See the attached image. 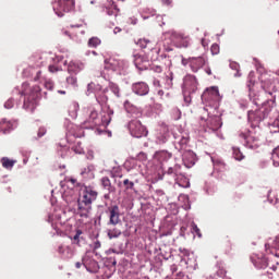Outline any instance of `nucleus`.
Masks as SVG:
<instances>
[{
  "label": "nucleus",
  "mask_w": 279,
  "mask_h": 279,
  "mask_svg": "<svg viewBox=\"0 0 279 279\" xmlns=\"http://www.w3.org/2000/svg\"><path fill=\"white\" fill-rule=\"evenodd\" d=\"M20 95L24 97L23 109L27 112H33V110H36L38 99L43 97V89L40 88V85H33L32 88H29V83H23L22 90L19 88L13 89V97L15 98H9L4 102V108L7 110H11V108L14 107V104H16V106L19 107V105L21 104L19 101Z\"/></svg>",
  "instance_id": "1"
},
{
  "label": "nucleus",
  "mask_w": 279,
  "mask_h": 279,
  "mask_svg": "<svg viewBox=\"0 0 279 279\" xmlns=\"http://www.w3.org/2000/svg\"><path fill=\"white\" fill-rule=\"evenodd\" d=\"M172 136L174 138V149L182 154L184 167L191 169V167L195 166L197 156L195 155V153H193V150H184L186 149V145H189V133L179 131L178 133H172Z\"/></svg>",
  "instance_id": "2"
},
{
  "label": "nucleus",
  "mask_w": 279,
  "mask_h": 279,
  "mask_svg": "<svg viewBox=\"0 0 279 279\" xmlns=\"http://www.w3.org/2000/svg\"><path fill=\"white\" fill-rule=\"evenodd\" d=\"M88 112V119L84 122L85 125L88 124L86 128H108L110 125V122L112 121V116L114 114V110L110 109V107H107L99 117V112L97 111L96 107H89L87 109Z\"/></svg>",
  "instance_id": "3"
},
{
  "label": "nucleus",
  "mask_w": 279,
  "mask_h": 279,
  "mask_svg": "<svg viewBox=\"0 0 279 279\" xmlns=\"http://www.w3.org/2000/svg\"><path fill=\"white\" fill-rule=\"evenodd\" d=\"M163 178L170 182H175L182 189H189L191 186L189 179L182 174L180 165L169 167L167 171H163Z\"/></svg>",
  "instance_id": "4"
},
{
  "label": "nucleus",
  "mask_w": 279,
  "mask_h": 279,
  "mask_svg": "<svg viewBox=\"0 0 279 279\" xmlns=\"http://www.w3.org/2000/svg\"><path fill=\"white\" fill-rule=\"evenodd\" d=\"M161 43H173L179 49H186L191 46V39L182 33L170 31L161 37Z\"/></svg>",
  "instance_id": "5"
},
{
  "label": "nucleus",
  "mask_w": 279,
  "mask_h": 279,
  "mask_svg": "<svg viewBox=\"0 0 279 279\" xmlns=\"http://www.w3.org/2000/svg\"><path fill=\"white\" fill-rule=\"evenodd\" d=\"M202 101H205L209 110H218L219 104H221V95L219 94V87L207 88L202 95Z\"/></svg>",
  "instance_id": "6"
},
{
  "label": "nucleus",
  "mask_w": 279,
  "mask_h": 279,
  "mask_svg": "<svg viewBox=\"0 0 279 279\" xmlns=\"http://www.w3.org/2000/svg\"><path fill=\"white\" fill-rule=\"evenodd\" d=\"M130 63L123 59L109 58L105 60V69L118 73V75H125Z\"/></svg>",
  "instance_id": "7"
},
{
  "label": "nucleus",
  "mask_w": 279,
  "mask_h": 279,
  "mask_svg": "<svg viewBox=\"0 0 279 279\" xmlns=\"http://www.w3.org/2000/svg\"><path fill=\"white\" fill-rule=\"evenodd\" d=\"M239 138L247 149H258L260 147V138L256 136V133H252L247 129L239 132Z\"/></svg>",
  "instance_id": "8"
},
{
  "label": "nucleus",
  "mask_w": 279,
  "mask_h": 279,
  "mask_svg": "<svg viewBox=\"0 0 279 279\" xmlns=\"http://www.w3.org/2000/svg\"><path fill=\"white\" fill-rule=\"evenodd\" d=\"M208 107L203 108V114H207L208 118H204V116L201 117L202 121H206L207 123V132H219L221 130V126L223 125V122H221V117L219 116H210V111H208Z\"/></svg>",
  "instance_id": "9"
},
{
  "label": "nucleus",
  "mask_w": 279,
  "mask_h": 279,
  "mask_svg": "<svg viewBox=\"0 0 279 279\" xmlns=\"http://www.w3.org/2000/svg\"><path fill=\"white\" fill-rule=\"evenodd\" d=\"M52 10L59 19H62L64 12H73L75 10V0H54Z\"/></svg>",
  "instance_id": "10"
},
{
  "label": "nucleus",
  "mask_w": 279,
  "mask_h": 279,
  "mask_svg": "<svg viewBox=\"0 0 279 279\" xmlns=\"http://www.w3.org/2000/svg\"><path fill=\"white\" fill-rule=\"evenodd\" d=\"M206 58L204 57H190L181 59L182 66H189L191 69L192 73H198V71H202L204 66H206Z\"/></svg>",
  "instance_id": "11"
},
{
  "label": "nucleus",
  "mask_w": 279,
  "mask_h": 279,
  "mask_svg": "<svg viewBox=\"0 0 279 279\" xmlns=\"http://www.w3.org/2000/svg\"><path fill=\"white\" fill-rule=\"evenodd\" d=\"M90 210H93V204L78 198L73 206L70 207L69 211L73 213V215H80V217L88 218L90 215Z\"/></svg>",
  "instance_id": "12"
},
{
  "label": "nucleus",
  "mask_w": 279,
  "mask_h": 279,
  "mask_svg": "<svg viewBox=\"0 0 279 279\" xmlns=\"http://www.w3.org/2000/svg\"><path fill=\"white\" fill-rule=\"evenodd\" d=\"M62 186V198L68 204V210H70L71 206H75L76 202L80 199V192L75 187H71V185Z\"/></svg>",
  "instance_id": "13"
},
{
  "label": "nucleus",
  "mask_w": 279,
  "mask_h": 279,
  "mask_svg": "<svg viewBox=\"0 0 279 279\" xmlns=\"http://www.w3.org/2000/svg\"><path fill=\"white\" fill-rule=\"evenodd\" d=\"M128 130L134 138H143V136H147V129L141 123V120H131L128 123Z\"/></svg>",
  "instance_id": "14"
},
{
  "label": "nucleus",
  "mask_w": 279,
  "mask_h": 279,
  "mask_svg": "<svg viewBox=\"0 0 279 279\" xmlns=\"http://www.w3.org/2000/svg\"><path fill=\"white\" fill-rule=\"evenodd\" d=\"M158 45L163 51L159 54V58L165 60L166 66H171V58H173V46L169 45V41H159Z\"/></svg>",
  "instance_id": "15"
},
{
  "label": "nucleus",
  "mask_w": 279,
  "mask_h": 279,
  "mask_svg": "<svg viewBox=\"0 0 279 279\" xmlns=\"http://www.w3.org/2000/svg\"><path fill=\"white\" fill-rule=\"evenodd\" d=\"M153 86L155 88H166V90H171V88H173V72H168L163 74L161 81L158 78H154Z\"/></svg>",
  "instance_id": "16"
},
{
  "label": "nucleus",
  "mask_w": 279,
  "mask_h": 279,
  "mask_svg": "<svg viewBox=\"0 0 279 279\" xmlns=\"http://www.w3.org/2000/svg\"><path fill=\"white\" fill-rule=\"evenodd\" d=\"M197 86H199V83H197L195 75L187 74L183 77L182 90L185 93H197Z\"/></svg>",
  "instance_id": "17"
},
{
  "label": "nucleus",
  "mask_w": 279,
  "mask_h": 279,
  "mask_svg": "<svg viewBox=\"0 0 279 279\" xmlns=\"http://www.w3.org/2000/svg\"><path fill=\"white\" fill-rule=\"evenodd\" d=\"M48 60L49 62H52L48 66L50 73H58V71H62V64L63 66H66V61H64L60 56L50 54Z\"/></svg>",
  "instance_id": "18"
},
{
  "label": "nucleus",
  "mask_w": 279,
  "mask_h": 279,
  "mask_svg": "<svg viewBox=\"0 0 279 279\" xmlns=\"http://www.w3.org/2000/svg\"><path fill=\"white\" fill-rule=\"evenodd\" d=\"M269 104V100L262 102V107L255 111L254 117L256 123H260V121H265L269 117V112H271V106Z\"/></svg>",
  "instance_id": "19"
},
{
  "label": "nucleus",
  "mask_w": 279,
  "mask_h": 279,
  "mask_svg": "<svg viewBox=\"0 0 279 279\" xmlns=\"http://www.w3.org/2000/svg\"><path fill=\"white\" fill-rule=\"evenodd\" d=\"M131 90L137 97H145L149 95V85L143 81L136 82L131 85Z\"/></svg>",
  "instance_id": "20"
},
{
  "label": "nucleus",
  "mask_w": 279,
  "mask_h": 279,
  "mask_svg": "<svg viewBox=\"0 0 279 279\" xmlns=\"http://www.w3.org/2000/svg\"><path fill=\"white\" fill-rule=\"evenodd\" d=\"M83 266L89 274H93L95 271H99V263L93 258V255L90 253H86L83 256Z\"/></svg>",
  "instance_id": "21"
},
{
  "label": "nucleus",
  "mask_w": 279,
  "mask_h": 279,
  "mask_svg": "<svg viewBox=\"0 0 279 279\" xmlns=\"http://www.w3.org/2000/svg\"><path fill=\"white\" fill-rule=\"evenodd\" d=\"M109 210V221L107 226H119L121 223V209L117 205H112L108 208Z\"/></svg>",
  "instance_id": "22"
},
{
  "label": "nucleus",
  "mask_w": 279,
  "mask_h": 279,
  "mask_svg": "<svg viewBox=\"0 0 279 279\" xmlns=\"http://www.w3.org/2000/svg\"><path fill=\"white\" fill-rule=\"evenodd\" d=\"M133 58L134 65L138 71H147L149 69V58L147 56L136 53Z\"/></svg>",
  "instance_id": "23"
},
{
  "label": "nucleus",
  "mask_w": 279,
  "mask_h": 279,
  "mask_svg": "<svg viewBox=\"0 0 279 279\" xmlns=\"http://www.w3.org/2000/svg\"><path fill=\"white\" fill-rule=\"evenodd\" d=\"M97 195L98 193L95 191V189L90 186H84L82 189L81 199H83V202H87V204H93L95 199H97Z\"/></svg>",
  "instance_id": "24"
},
{
  "label": "nucleus",
  "mask_w": 279,
  "mask_h": 279,
  "mask_svg": "<svg viewBox=\"0 0 279 279\" xmlns=\"http://www.w3.org/2000/svg\"><path fill=\"white\" fill-rule=\"evenodd\" d=\"M266 252H270L279 258V236H276L274 240L269 239L268 242L265 244Z\"/></svg>",
  "instance_id": "25"
},
{
  "label": "nucleus",
  "mask_w": 279,
  "mask_h": 279,
  "mask_svg": "<svg viewBox=\"0 0 279 279\" xmlns=\"http://www.w3.org/2000/svg\"><path fill=\"white\" fill-rule=\"evenodd\" d=\"M57 252L60 256V258H62L63 260H70V258H73L74 256V252L73 248L71 246H66V245H59L57 248Z\"/></svg>",
  "instance_id": "26"
},
{
  "label": "nucleus",
  "mask_w": 279,
  "mask_h": 279,
  "mask_svg": "<svg viewBox=\"0 0 279 279\" xmlns=\"http://www.w3.org/2000/svg\"><path fill=\"white\" fill-rule=\"evenodd\" d=\"M154 158H155V160H157V162L159 165L165 167V165H167V162H169V160H171L172 155H171V153H169L167 150H159V151L155 153Z\"/></svg>",
  "instance_id": "27"
},
{
  "label": "nucleus",
  "mask_w": 279,
  "mask_h": 279,
  "mask_svg": "<svg viewBox=\"0 0 279 279\" xmlns=\"http://www.w3.org/2000/svg\"><path fill=\"white\" fill-rule=\"evenodd\" d=\"M14 128H16V120L8 121V119H2L0 121V132H2V134H10Z\"/></svg>",
  "instance_id": "28"
},
{
  "label": "nucleus",
  "mask_w": 279,
  "mask_h": 279,
  "mask_svg": "<svg viewBox=\"0 0 279 279\" xmlns=\"http://www.w3.org/2000/svg\"><path fill=\"white\" fill-rule=\"evenodd\" d=\"M251 260L254 265V267H256V269H267V265H268V262H267V257L260 255H253L251 256Z\"/></svg>",
  "instance_id": "29"
},
{
  "label": "nucleus",
  "mask_w": 279,
  "mask_h": 279,
  "mask_svg": "<svg viewBox=\"0 0 279 279\" xmlns=\"http://www.w3.org/2000/svg\"><path fill=\"white\" fill-rule=\"evenodd\" d=\"M107 3L102 13L107 14V16H117L119 9L117 8V4H114V1L107 0Z\"/></svg>",
  "instance_id": "30"
},
{
  "label": "nucleus",
  "mask_w": 279,
  "mask_h": 279,
  "mask_svg": "<svg viewBox=\"0 0 279 279\" xmlns=\"http://www.w3.org/2000/svg\"><path fill=\"white\" fill-rule=\"evenodd\" d=\"M252 77H254V72L253 71H251L250 74H248V83H247L248 97L255 106H260V102H258L259 101L258 97H256L254 95V92H252V86H254V82H252Z\"/></svg>",
  "instance_id": "31"
},
{
  "label": "nucleus",
  "mask_w": 279,
  "mask_h": 279,
  "mask_svg": "<svg viewBox=\"0 0 279 279\" xmlns=\"http://www.w3.org/2000/svg\"><path fill=\"white\" fill-rule=\"evenodd\" d=\"M81 71H84V63L81 61H71L68 64V73H73L77 75Z\"/></svg>",
  "instance_id": "32"
},
{
  "label": "nucleus",
  "mask_w": 279,
  "mask_h": 279,
  "mask_svg": "<svg viewBox=\"0 0 279 279\" xmlns=\"http://www.w3.org/2000/svg\"><path fill=\"white\" fill-rule=\"evenodd\" d=\"M124 108L128 114H131V117H134V118L141 117V109L132 105L130 101L126 100L124 102Z\"/></svg>",
  "instance_id": "33"
},
{
  "label": "nucleus",
  "mask_w": 279,
  "mask_h": 279,
  "mask_svg": "<svg viewBox=\"0 0 279 279\" xmlns=\"http://www.w3.org/2000/svg\"><path fill=\"white\" fill-rule=\"evenodd\" d=\"M57 154L60 158H69V156H71V148L68 145L59 143L57 146Z\"/></svg>",
  "instance_id": "34"
},
{
  "label": "nucleus",
  "mask_w": 279,
  "mask_h": 279,
  "mask_svg": "<svg viewBox=\"0 0 279 279\" xmlns=\"http://www.w3.org/2000/svg\"><path fill=\"white\" fill-rule=\"evenodd\" d=\"M41 71L40 70H36V69H33V68H27L23 71V75L24 77H29L32 75H36L34 77L35 82H38V80H40V75H41Z\"/></svg>",
  "instance_id": "35"
},
{
  "label": "nucleus",
  "mask_w": 279,
  "mask_h": 279,
  "mask_svg": "<svg viewBox=\"0 0 279 279\" xmlns=\"http://www.w3.org/2000/svg\"><path fill=\"white\" fill-rule=\"evenodd\" d=\"M65 36H69L71 40H74V43H82L84 40V31H77L75 34H71L68 31L63 32Z\"/></svg>",
  "instance_id": "36"
},
{
  "label": "nucleus",
  "mask_w": 279,
  "mask_h": 279,
  "mask_svg": "<svg viewBox=\"0 0 279 279\" xmlns=\"http://www.w3.org/2000/svg\"><path fill=\"white\" fill-rule=\"evenodd\" d=\"M101 186L106 189L109 193H117V187L112 186V183L110 182V179L108 177H104L100 180Z\"/></svg>",
  "instance_id": "37"
},
{
  "label": "nucleus",
  "mask_w": 279,
  "mask_h": 279,
  "mask_svg": "<svg viewBox=\"0 0 279 279\" xmlns=\"http://www.w3.org/2000/svg\"><path fill=\"white\" fill-rule=\"evenodd\" d=\"M0 162L4 169H13L14 165H16V160H12L8 157H2Z\"/></svg>",
  "instance_id": "38"
},
{
  "label": "nucleus",
  "mask_w": 279,
  "mask_h": 279,
  "mask_svg": "<svg viewBox=\"0 0 279 279\" xmlns=\"http://www.w3.org/2000/svg\"><path fill=\"white\" fill-rule=\"evenodd\" d=\"M232 156L234 160H238V162L245 160V155H243L240 147H232Z\"/></svg>",
  "instance_id": "39"
},
{
  "label": "nucleus",
  "mask_w": 279,
  "mask_h": 279,
  "mask_svg": "<svg viewBox=\"0 0 279 279\" xmlns=\"http://www.w3.org/2000/svg\"><path fill=\"white\" fill-rule=\"evenodd\" d=\"M78 110H80V104L72 102L70 105L69 114H70L71 119H77Z\"/></svg>",
  "instance_id": "40"
},
{
  "label": "nucleus",
  "mask_w": 279,
  "mask_h": 279,
  "mask_svg": "<svg viewBox=\"0 0 279 279\" xmlns=\"http://www.w3.org/2000/svg\"><path fill=\"white\" fill-rule=\"evenodd\" d=\"M81 175L85 179L93 178V166L81 169Z\"/></svg>",
  "instance_id": "41"
},
{
  "label": "nucleus",
  "mask_w": 279,
  "mask_h": 279,
  "mask_svg": "<svg viewBox=\"0 0 279 279\" xmlns=\"http://www.w3.org/2000/svg\"><path fill=\"white\" fill-rule=\"evenodd\" d=\"M271 160L274 167H279V146L272 150Z\"/></svg>",
  "instance_id": "42"
},
{
  "label": "nucleus",
  "mask_w": 279,
  "mask_h": 279,
  "mask_svg": "<svg viewBox=\"0 0 279 279\" xmlns=\"http://www.w3.org/2000/svg\"><path fill=\"white\" fill-rule=\"evenodd\" d=\"M120 234L121 230L117 228L107 230V236H109V239H119Z\"/></svg>",
  "instance_id": "43"
},
{
  "label": "nucleus",
  "mask_w": 279,
  "mask_h": 279,
  "mask_svg": "<svg viewBox=\"0 0 279 279\" xmlns=\"http://www.w3.org/2000/svg\"><path fill=\"white\" fill-rule=\"evenodd\" d=\"M109 90H111V93H113L116 97H121V89L119 88V85H117L116 83H109Z\"/></svg>",
  "instance_id": "44"
},
{
  "label": "nucleus",
  "mask_w": 279,
  "mask_h": 279,
  "mask_svg": "<svg viewBox=\"0 0 279 279\" xmlns=\"http://www.w3.org/2000/svg\"><path fill=\"white\" fill-rule=\"evenodd\" d=\"M99 45H101V39L100 38H97V37L89 38L88 47H92V48L95 49V48L99 47Z\"/></svg>",
  "instance_id": "45"
},
{
  "label": "nucleus",
  "mask_w": 279,
  "mask_h": 279,
  "mask_svg": "<svg viewBox=\"0 0 279 279\" xmlns=\"http://www.w3.org/2000/svg\"><path fill=\"white\" fill-rule=\"evenodd\" d=\"M167 141H169V133L159 134L157 136V143L159 145H165V143H167Z\"/></svg>",
  "instance_id": "46"
},
{
  "label": "nucleus",
  "mask_w": 279,
  "mask_h": 279,
  "mask_svg": "<svg viewBox=\"0 0 279 279\" xmlns=\"http://www.w3.org/2000/svg\"><path fill=\"white\" fill-rule=\"evenodd\" d=\"M191 232L192 234H196L198 239H202V231L199 230V227L195 222H192L191 225Z\"/></svg>",
  "instance_id": "47"
},
{
  "label": "nucleus",
  "mask_w": 279,
  "mask_h": 279,
  "mask_svg": "<svg viewBox=\"0 0 279 279\" xmlns=\"http://www.w3.org/2000/svg\"><path fill=\"white\" fill-rule=\"evenodd\" d=\"M151 41L149 39L142 38L136 41V45L141 47V49H147V45H149Z\"/></svg>",
  "instance_id": "48"
},
{
  "label": "nucleus",
  "mask_w": 279,
  "mask_h": 279,
  "mask_svg": "<svg viewBox=\"0 0 279 279\" xmlns=\"http://www.w3.org/2000/svg\"><path fill=\"white\" fill-rule=\"evenodd\" d=\"M183 92V99L185 101V105L189 106L192 101V98L191 96L194 94L193 92H185V90H182Z\"/></svg>",
  "instance_id": "49"
},
{
  "label": "nucleus",
  "mask_w": 279,
  "mask_h": 279,
  "mask_svg": "<svg viewBox=\"0 0 279 279\" xmlns=\"http://www.w3.org/2000/svg\"><path fill=\"white\" fill-rule=\"evenodd\" d=\"M66 84H70V86H77V76L76 75H70L66 77Z\"/></svg>",
  "instance_id": "50"
},
{
  "label": "nucleus",
  "mask_w": 279,
  "mask_h": 279,
  "mask_svg": "<svg viewBox=\"0 0 279 279\" xmlns=\"http://www.w3.org/2000/svg\"><path fill=\"white\" fill-rule=\"evenodd\" d=\"M170 270H171V272H172L174 276H177V278H184V272H182V271H179V272H178V266H177V265H172V266L170 267Z\"/></svg>",
  "instance_id": "51"
},
{
  "label": "nucleus",
  "mask_w": 279,
  "mask_h": 279,
  "mask_svg": "<svg viewBox=\"0 0 279 279\" xmlns=\"http://www.w3.org/2000/svg\"><path fill=\"white\" fill-rule=\"evenodd\" d=\"M74 154H84V148L82 147V142H76V145L72 147Z\"/></svg>",
  "instance_id": "52"
},
{
  "label": "nucleus",
  "mask_w": 279,
  "mask_h": 279,
  "mask_svg": "<svg viewBox=\"0 0 279 279\" xmlns=\"http://www.w3.org/2000/svg\"><path fill=\"white\" fill-rule=\"evenodd\" d=\"M80 236H82V230H77L76 233L73 235L72 243L74 245H80Z\"/></svg>",
  "instance_id": "53"
},
{
  "label": "nucleus",
  "mask_w": 279,
  "mask_h": 279,
  "mask_svg": "<svg viewBox=\"0 0 279 279\" xmlns=\"http://www.w3.org/2000/svg\"><path fill=\"white\" fill-rule=\"evenodd\" d=\"M230 69H232V71H236V73L234 74V77H241V74L239 73V69H240L239 63L231 62L230 63Z\"/></svg>",
  "instance_id": "54"
},
{
  "label": "nucleus",
  "mask_w": 279,
  "mask_h": 279,
  "mask_svg": "<svg viewBox=\"0 0 279 279\" xmlns=\"http://www.w3.org/2000/svg\"><path fill=\"white\" fill-rule=\"evenodd\" d=\"M216 267H217L218 274L220 276H225L226 275V269H223V262H217Z\"/></svg>",
  "instance_id": "55"
},
{
  "label": "nucleus",
  "mask_w": 279,
  "mask_h": 279,
  "mask_svg": "<svg viewBox=\"0 0 279 279\" xmlns=\"http://www.w3.org/2000/svg\"><path fill=\"white\" fill-rule=\"evenodd\" d=\"M123 184H124L126 191H134V182L129 181L128 179H125L123 181Z\"/></svg>",
  "instance_id": "56"
},
{
  "label": "nucleus",
  "mask_w": 279,
  "mask_h": 279,
  "mask_svg": "<svg viewBox=\"0 0 279 279\" xmlns=\"http://www.w3.org/2000/svg\"><path fill=\"white\" fill-rule=\"evenodd\" d=\"M211 162L214 165V167H223V160L219 159V158H215L211 157Z\"/></svg>",
  "instance_id": "57"
},
{
  "label": "nucleus",
  "mask_w": 279,
  "mask_h": 279,
  "mask_svg": "<svg viewBox=\"0 0 279 279\" xmlns=\"http://www.w3.org/2000/svg\"><path fill=\"white\" fill-rule=\"evenodd\" d=\"M44 86L47 90H53V86H54L53 81L51 80L45 81Z\"/></svg>",
  "instance_id": "58"
},
{
  "label": "nucleus",
  "mask_w": 279,
  "mask_h": 279,
  "mask_svg": "<svg viewBox=\"0 0 279 279\" xmlns=\"http://www.w3.org/2000/svg\"><path fill=\"white\" fill-rule=\"evenodd\" d=\"M45 134H47V129L45 128H39L38 132H37V137H35L36 141H38V138H43V136H45Z\"/></svg>",
  "instance_id": "59"
},
{
  "label": "nucleus",
  "mask_w": 279,
  "mask_h": 279,
  "mask_svg": "<svg viewBox=\"0 0 279 279\" xmlns=\"http://www.w3.org/2000/svg\"><path fill=\"white\" fill-rule=\"evenodd\" d=\"M211 54L217 56L219 54V46L217 44H213L210 48Z\"/></svg>",
  "instance_id": "60"
},
{
  "label": "nucleus",
  "mask_w": 279,
  "mask_h": 279,
  "mask_svg": "<svg viewBox=\"0 0 279 279\" xmlns=\"http://www.w3.org/2000/svg\"><path fill=\"white\" fill-rule=\"evenodd\" d=\"M150 71H154V73H160L162 71V66H160V65H153L150 68Z\"/></svg>",
  "instance_id": "61"
},
{
  "label": "nucleus",
  "mask_w": 279,
  "mask_h": 279,
  "mask_svg": "<svg viewBox=\"0 0 279 279\" xmlns=\"http://www.w3.org/2000/svg\"><path fill=\"white\" fill-rule=\"evenodd\" d=\"M156 21H157V23H159L160 27H162V25H165V19L162 17V15H157Z\"/></svg>",
  "instance_id": "62"
},
{
  "label": "nucleus",
  "mask_w": 279,
  "mask_h": 279,
  "mask_svg": "<svg viewBox=\"0 0 279 279\" xmlns=\"http://www.w3.org/2000/svg\"><path fill=\"white\" fill-rule=\"evenodd\" d=\"M93 90H95V83H89L87 85V95H90V93H93Z\"/></svg>",
  "instance_id": "63"
},
{
  "label": "nucleus",
  "mask_w": 279,
  "mask_h": 279,
  "mask_svg": "<svg viewBox=\"0 0 279 279\" xmlns=\"http://www.w3.org/2000/svg\"><path fill=\"white\" fill-rule=\"evenodd\" d=\"M129 23L131 24V25H136V23H138V19H136V17H130L129 19Z\"/></svg>",
  "instance_id": "64"
}]
</instances>
